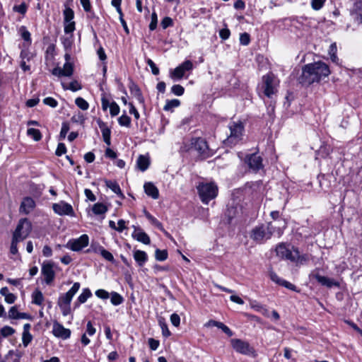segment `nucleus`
<instances>
[{
    "instance_id": "obj_1",
    "label": "nucleus",
    "mask_w": 362,
    "mask_h": 362,
    "mask_svg": "<svg viewBox=\"0 0 362 362\" xmlns=\"http://www.w3.org/2000/svg\"><path fill=\"white\" fill-rule=\"evenodd\" d=\"M286 227V223L284 219L278 220L276 225L272 222H269L266 225L261 224L252 229L250 237L256 243L262 244L267 240H269L274 233H276L280 237Z\"/></svg>"
},
{
    "instance_id": "obj_2",
    "label": "nucleus",
    "mask_w": 362,
    "mask_h": 362,
    "mask_svg": "<svg viewBox=\"0 0 362 362\" xmlns=\"http://www.w3.org/2000/svg\"><path fill=\"white\" fill-rule=\"evenodd\" d=\"M330 71L327 64L322 62H317L304 66L302 74L298 78L299 83L303 86L319 82L322 78L329 75Z\"/></svg>"
},
{
    "instance_id": "obj_3",
    "label": "nucleus",
    "mask_w": 362,
    "mask_h": 362,
    "mask_svg": "<svg viewBox=\"0 0 362 362\" xmlns=\"http://www.w3.org/2000/svg\"><path fill=\"white\" fill-rule=\"evenodd\" d=\"M197 189L202 202L207 204L209 201L216 197L218 187L214 182H200Z\"/></svg>"
},
{
    "instance_id": "obj_4",
    "label": "nucleus",
    "mask_w": 362,
    "mask_h": 362,
    "mask_svg": "<svg viewBox=\"0 0 362 362\" xmlns=\"http://www.w3.org/2000/svg\"><path fill=\"white\" fill-rule=\"evenodd\" d=\"M279 81L272 74L269 73L262 78L261 89L265 96L271 98L278 91Z\"/></svg>"
},
{
    "instance_id": "obj_5",
    "label": "nucleus",
    "mask_w": 362,
    "mask_h": 362,
    "mask_svg": "<svg viewBox=\"0 0 362 362\" xmlns=\"http://www.w3.org/2000/svg\"><path fill=\"white\" fill-rule=\"evenodd\" d=\"M230 134L226 140V143L235 145L242 139L244 131L243 124L240 122H232L228 125Z\"/></svg>"
},
{
    "instance_id": "obj_6",
    "label": "nucleus",
    "mask_w": 362,
    "mask_h": 362,
    "mask_svg": "<svg viewBox=\"0 0 362 362\" xmlns=\"http://www.w3.org/2000/svg\"><path fill=\"white\" fill-rule=\"evenodd\" d=\"M32 230V225L28 218L20 219L13 235L17 237L18 239L23 240L30 233Z\"/></svg>"
},
{
    "instance_id": "obj_7",
    "label": "nucleus",
    "mask_w": 362,
    "mask_h": 362,
    "mask_svg": "<svg viewBox=\"0 0 362 362\" xmlns=\"http://www.w3.org/2000/svg\"><path fill=\"white\" fill-rule=\"evenodd\" d=\"M293 247L290 248V245L284 243H279L275 248L276 255L281 259L292 262L294 260Z\"/></svg>"
},
{
    "instance_id": "obj_8",
    "label": "nucleus",
    "mask_w": 362,
    "mask_h": 362,
    "mask_svg": "<svg viewBox=\"0 0 362 362\" xmlns=\"http://www.w3.org/2000/svg\"><path fill=\"white\" fill-rule=\"evenodd\" d=\"M230 344L233 349L242 354L250 355L255 353V350L250 346L248 342L239 339H233Z\"/></svg>"
},
{
    "instance_id": "obj_9",
    "label": "nucleus",
    "mask_w": 362,
    "mask_h": 362,
    "mask_svg": "<svg viewBox=\"0 0 362 362\" xmlns=\"http://www.w3.org/2000/svg\"><path fill=\"white\" fill-rule=\"evenodd\" d=\"M193 69V64L189 60H186L175 69L170 72V76L173 79H181L185 71H190Z\"/></svg>"
},
{
    "instance_id": "obj_10",
    "label": "nucleus",
    "mask_w": 362,
    "mask_h": 362,
    "mask_svg": "<svg viewBox=\"0 0 362 362\" xmlns=\"http://www.w3.org/2000/svg\"><path fill=\"white\" fill-rule=\"evenodd\" d=\"M89 238L87 235L83 234L77 239L70 240L66 247L73 251H80L83 248L88 245Z\"/></svg>"
},
{
    "instance_id": "obj_11",
    "label": "nucleus",
    "mask_w": 362,
    "mask_h": 362,
    "mask_svg": "<svg viewBox=\"0 0 362 362\" xmlns=\"http://www.w3.org/2000/svg\"><path fill=\"white\" fill-rule=\"evenodd\" d=\"M54 264L52 262H44L42 265L41 272L45 277V281L47 285L52 283L55 278L54 270Z\"/></svg>"
},
{
    "instance_id": "obj_12",
    "label": "nucleus",
    "mask_w": 362,
    "mask_h": 362,
    "mask_svg": "<svg viewBox=\"0 0 362 362\" xmlns=\"http://www.w3.org/2000/svg\"><path fill=\"white\" fill-rule=\"evenodd\" d=\"M80 284L76 282L72 287L65 293L62 294L58 300V305H70L74 295L80 288Z\"/></svg>"
},
{
    "instance_id": "obj_13",
    "label": "nucleus",
    "mask_w": 362,
    "mask_h": 362,
    "mask_svg": "<svg viewBox=\"0 0 362 362\" xmlns=\"http://www.w3.org/2000/svg\"><path fill=\"white\" fill-rule=\"evenodd\" d=\"M194 149L204 157L209 156V147L206 141L202 138H195L192 141Z\"/></svg>"
},
{
    "instance_id": "obj_14",
    "label": "nucleus",
    "mask_w": 362,
    "mask_h": 362,
    "mask_svg": "<svg viewBox=\"0 0 362 362\" xmlns=\"http://www.w3.org/2000/svg\"><path fill=\"white\" fill-rule=\"evenodd\" d=\"M310 277L316 279L321 285L332 288L333 286L339 287V283L334 279H330L324 276H321L319 273L313 272Z\"/></svg>"
},
{
    "instance_id": "obj_15",
    "label": "nucleus",
    "mask_w": 362,
    "mask_h": 362,
    "mask_svg": "<svg viewBox=\"0 0 362 362\" xmlns=\"http://www.w3.org/2000/svg\"><path fill=\"white\" fill-rule=\"evenodd\" d=\"M52 333L55 337L58 338L66 339L70 337L71 330L69 329L65 328L58 322H54L52 327Z\"/></svg>"
},
{
    "instance_id": "obj_16",
    "label": "nucleus",
    "mask_w": 362,
    "mask_h": 362,
    "mask_svg": "<svg viewBox=\"0 0 362 362\" xmlns=\"http://www.w3.org/2000/svg\"><path fill=\"white\" fill-rule=\"evenodd\" d=\"M52 209L56 214L60 216L74 215V210L72 206L69 204L63 202L58 204H54Z\"/></svg>"
},
{
    "instance_id": "obj_17",
    "label": "nucleus",
    "mask_w": 362,
    "mask_h": 362,
    "mask_svg": "<svg viewBox=\"0 0 362 362\" xmlns=\"http://www.w3.org/2000/svg\"><path fill=\"white\" fill-rule=\"evenodd\" d=\"M245 161L249 168L254 171H257L263 167L261 156L256 153H253L247 156Z\"/></svg>"
},
{
    "instance_id": "obj_18",
    "label": "nucleus",
    "mask_w": 362,
    "mask_h": 362,
    "mask_svg": "<svg viewBox=\"0 0 362 362\" xmlns=\"http://www.w3.org/2000/svg\"><path fill=\"white\" fill-rule=\"evenodd\" d=\"M35 207V202L33 198L27 197H25L20 206V213L24 214H30Z\"/></svg>"
},
{
    "instance_id": "obj_19",
    "label": "nucleus",
    "mask_w": 362,
    "mask_h": 362,
    "mask_svg": "<svg viewBox=\"0 0 362 362\" xmlns=\"http://www.w3.org/2000/svg\"><path fill=\"white\" fill-rule=\"evenodd\" d=\"M132 235V238L138 242L142 243L145 245H149L151 243L149 236L140 228H135Z\"/></svg>"
},
{
    "instance_id": "obj_20",
    "label": "nucleus",
    "mask_w": 362,
    "mask_h": 362,
    "mask_svg": "<svg viewBox=\"0 0 362 362\" xmlns=\"http://www.w3.org/2000/svg\"><path fill=\"white\" fill-rule=\"evenodd\" d=\"M97 122L99 126V128L101 130L103 138L105 143L107 146H110L111 144V141H110L111 131H110V129L108 128L107 124L105 122H103L102 120L98 119Z\"/></svg>"
},
{
    "instance_id": "obj_21",
    "label": "nucleus",
    "mask_w": 362,
    "mask_h": 362,
    "mask_svg": "<svg viewBox=\"0 0 362 362\" xmlns=\"http://www.w3.org/2000/svg\"><path fill=\"white\" fill-rule=\"evenodd\" d=\"M294 252V260L292 262L296 264V265H302L306 264L309 261V255L308 254L300 255L297 247H293Z\"/></svg>"
},
{
    "instance_id": "obj_22",
    "label": "nucleus",
    "mask_w": 362,
    "mask_h": 362,
    "mask_svg": "<svg viewBox=\"0 0 362 362\" xmlns=\"http://www.w3.org/2000/svg\"><path fill=\"white\" fill-rule=\"evenodd\" d=\"M131 94L136 98L139 103H144V98L139 86L133 81H131L129 86Z\"/></svg>"
},
{
    "instance_id": "obj_23",
    "label": "nucleus",
    "mask_w": 362,
    "mask_h": 362,
    "mask_svg": "<svg viewBox=\"0 0 362 362\" xmlns=\"http://www.w3.org/2000/svg\"><path fill=\"white\" fill-rule=\"evenodd\" d=\"M145 193L154 199H157L159 197L158 188L151 182H146L144 185Z\"/></svg>"
},
{
    "instance_id": "obj_24",
    "label": "nucleus",
    "mask_w": 362,
    "mask_h": 362,
    "mask_svg": "<svg viewBox=\"0 0 362 362\" xmlns=\"http://www.w3.org/2000/svg\"><path fill=\"white\" fill-rule=\"evenodd\" d=\"M133 256L139 267L144 266L148 259L147 254L144 251L139 250H134Z\"/></svg>"
},
{
    "instance_id": "obj_25",
    "label": "nucleus",
    "mask_w": 362,
    "mask_h": 362,
    "mask_svg": "<svg viewBox=\"0 0 362 362\" xmlns=\"http://www.w3.org/2000/svg\"><path fill=\"white\" fill-rule=\"evenodd\" d=\"M136 165L141 171H145L150 165L149 158L146 156L140 155L137 159Z\"/></svg>"
},
{
    "instance_id": "obj_26",
    "label": "nucleus",
    "mask_w": 362,
    "mask_h": 362,
    "mask_svg": "<svg viewBox=\"0 0 362 362\" xmlns=\"http://www.w3.org/2000/svg\"><path fill=\"white\" fill-rule=\"evenodd\" d=\"M91 296L90 291L88 288H84L75 302L74 307L77 308L81 304L84 303Z\"/></svg>"
},
{
    "instance_id": "obj_27",
    "label": "nucleus",
    "mask_w": 362,
    "mask_h": 362,
    "mask_svg": "<svg viewBox=\"0 0 362 362\" xmlns=\"http://www.w3.org/2000/svg\"><path fill=\"white\" fill-rule=\"evenodd\" d=\"M180 101L178 99L168 100L163 107L165 111H173L174 108L179 107Z\"/></svg>"
},
{
    "instance_id": "obj_28",
    "label": "nucleus",
    "mask_w": 362,
    "mask_h": 362,
    "mask_svg": "<svg viewBox=\"0 0 362 362\" xmlns=\"http://www.w3.org/2000/svg\"><path fill=\"white\" fill-rule=\"evenodd\" d=\"M33 303L40 305L44 300V296L42 293L39 290H35L32 294Z\"/></svg>"
},
{
    "instance_id": "obj_29",
    "label": "nucleus",
    "mask_w": 362,
    "mask_h": 362,
    "mask_svg": "<svg viewBox=\"0 0 362 362\" xmlns=\"http://www.w3.org/2000/svg\"><path fill=\"white\" fill-rule=\"evenodd\" d=\"M92 211L95 215L104 214L107 212V207L102 203H96L93 205Z\"/></svg>"
},
{
    "instance_id": "obj_30",
    "label": "nucleus",
    "mask_w": 362,
    "mask_h": 362,
    "mask_svg": "<svg viewBox=\"0 0 362 362\" xmlns=\"http://www.w3.org/2000/svg\"><path fill=\"white\" fill-rule=\"evenodd\" d=\"M106 186L111 189L112 192H114L115 194L120 195L121 197L123 196L121 189L119 186V185L115 182L111 180H106L105 181Z\"/></svg>"
},
{
    "instance_id": "obj_31",
    "label": "nucleus",
    "mask_w": 362,
    "mask_h": 362,
    "mask_svg": "<svg viewBox=\"0 0 362 362\" xmlns=\"http://www.w3.org/2000/svg\"><path fill=\"white\" fill-rule=\"evenodd\" d=\"M63 15L64 23L74 22L73 21L74 18V12L71 8L66 7L63 11Z\"/></svg>"
},
{
    "instance_id": "obj_32",
    "label": "nucleus",
    "mask_w": 362,
    "mask_h": 362,
    "mask_svg": "<svg viewBox=\"0 0 362 362\" xmlns=\"http://www.w3.org/2000/svg\"><path fill=\"white\" fill-rule=\"evenodd\" d=\"M337 48L336 43L334 42V43L331 44V45L329 46V48L328 53H329V55L330 57L332 62L337 64L339 59L337 56Z\"/></svg>"
},
{
    "instance_id": "obj_33",
    "label": "nucleus",
    "mask_w": 362,
    "mask_h": 362,
    "mask_svg": "<svg viewBox=\"0 0 362 362\" xmlns=\"http://www.w3.org/2000/svg\"><path fill=\"white\" fill-rule=\"evenodd\" d=\"M144 214L148 220L154 225L156 228L160 229V230H164L162 223L158 221L155 217H153L151 214H150L146 210L144 211Z\"/></svg>"
},
{
    "instance_id": "obj_34",
    "label": "nucleus",
    "mask_w": 362,
    "mask_h": 362,
    "mask_svg": "<svg viewBox=\"0 0 362 362\" xmlns=\"http://www.w3.org/2000/svg\"><path fill=\"white\" fill-rule=\"evenodd\" d=\"M111 299L110 301L114 305H119L122 303L124 299L122 296L117 292H112L110 293Z\"/></svg>"
},
{
    "instance_id": "obj_35",
    "label": "nucleus",
    "mask_w": 362,
    "mask_h": 362,
    "mask_svg": "<svg viewBox=\"0 0 362 362\" xmlns=\"http://www.w3.org/2000/svg\"><path fill=\"white\" fill-rule=\"evenodd\" d=\"M22 240L18 239L17 237L12 236L11 247H10V252L12 255H17L18 252V244Z\"/></svg>"
},
{
    "instance_id": "obj_36",
    "label": "nucleus",
    "mask_w": 362,
    "mask_h": 362,
    "mask_svg": "<svg viewBox=\"0 0 362 362\" xmlns=\"http://www.w3.org/2000/svg\"><path fill=\"white\" fill-rule=\"evenodd\" d=\"M158 324L162 329L163 335L165 337H168L170 335V332L168 329V325L166 324L165 319L163 317H160L158 320Z\"/></svg>"
},
{
    "instance_id": "obj_37",
    "label": "nucleus",
    "mask_w": 362,
    "mask_h": 362,
    "mask_svg": "<svg viewBox=\"0 0 362 362\" xmlns=\"http://www.w3.org/2000/svg\"><path fill=\"white\" fill-rule=\"evenodd\" d=\"M62 69L64 76H71L73 74L74 68L70 62H66Z\"/></svg>"
},
{
    "instance_id": "obj_38",
    "label": "nucleus",
    "mask_w": 362,
    "mask_h": 362,
    "mask_svg": "<svg viewBox=\"0 0 362 362\" xmlns=\"http://www.w3.org/2000/svg\"><path fill=\"white\" fill-rule=\"evenodd\" d=\"M28 134L33 138L36 141H40L42 138L41 133L39 129L30 128L28 129Z\"/></svg>"
},
{
    "instance_id": "obj_39",
    "label": "nucleus",
    "mask_w": 362,
    "mask_h": 362,
    "mask_svg": "<svg viewBox=\"0 0 362 362\" xmlns=\"http://www.w3.org/2000/svg\"><path fill=\"white\" fill-rule=\"evenodd\" d=\"M75 103L82 110H86L89 107L88 102L81 97L76 98Z\"/></svg>"
},
{
    "instance_id": "obj_40",
    "label": "nucleus",
    "mask_w": 362,
    "mask_h": 362,
    "mask_svg": "<svg viewBox=\"0 0 362 362\" xmlns=\"http://www.w3.org/2000/svg\"><path fill=\"white\" fill-rule=\"evenodd\" d=\"M155 257L158 261H164L168 258V252L165 250L157 249L155 252Z\"/></svg>"
},
{
    "instance_id": "obj_41",
    "label": "nucleus",
    "mask_w": 362,
    "mask_h": 362,
    "mask_svg": "<svg viewBox=\"0 0 362 362\" xmlns=\"http://www.w3.org/2000/svg\"><path fill=\"white\" fill-rule=\"evenodd\" d=\"M119 125L129 127L131 124V119L127 115H122L118 118Z\"/></svg>"
},
{
    "instance_id": "obj_42",
    "label": "nucleus",
    "mask_w": 362,
    "mask_h": 362,
    "mask_svg": "<svg viewBox=\"0 0 362 362\" xmlns=\"http://www.w3.org/2000/svg\"><path fill=\"white\" fill-rule=\"evenodd\" d=\"M99 251H100V254L104 259H105L106 260L111 262H112L114 261V257L111 252L106 250L103 247H100L99 249Z\"/></svg>"
},
{
    "instance_id": "obj_43",
    "label": "nucleus",
    "mask_w": 362,
    "mask_h": 362,
    "mask_svg": "<svg viewBox=\"0 0 362 362\" xmlns=\"http://www.w3.org/2000/svg\"><path fill=\"white\" fill-rule=\"evenodd\" d=\"M15 332V329L9 326H4L1 329V334L4 337H7L12 335Z\"/></svg>"
},
{
    "instance_id": "obj_44",
    "label": "nucleus",
    "mask_w": 362,
    "mask_h": 362,
    "mask_svg": "<svg viewBox=\"0 0 362 362\" xmlns=\"http://www.w3.org/2000/svg\"><path fill=\"white\" fill-rule=\"evenodd\" d=\"M171 92L175 95H182L185 92V88L180 85H174L171 88Z\"/></svg>"
},
{
    "instance_id": "obj_45",
    "label": "nucleus",
    "mask_w": 362,
    "mask_h": 362,
    "mask_svg": "<svg viewBox=\"0 0 362 362\" xmlns=\"http://www.w3.org/2000/svg\"><path fill=\"white\" fill-rule=\"evenodd\" d=\"M119 107L115 102H112L110 105V113L112 117H115L119 113Z\"/></svg>"
},
{
    "instance_id": "obj_46",
    "label": "nucleus",
    "mask_w": 362,
    "mask_h": 362,
    "mask_svg": "<svg viewBox=\"0 0 362 362\" xmlns=\"http://www.w3.org/2000/svg\"><path fill=\"white\" fill-rule=\"evenodd\" d=\"M64 33L66 34L72 33L75 30V22L64 23Z\"/></svg>"
},
{
    "instance_id": "obj_47",
    "label": "nucleus",
    "mask_w": 362,
    "mask_h": 362,
    "mask_svg": "<svg viewBox=\"0 0 362 362\" xmlns=\"http://www.w3.org/2000/svg\"><path fill=\"white\" fill-rule=\"evenodd\" d=\"M325 2V0H312V8L315 11H318L323 6Z\"/></svg>"
},
{
    "instance_id": "obj_48",
    "label": "nucleus",
    "mask_w": 362,
    "mask_h": 362,
    "mask_svg": "<svg viewBox=\"0 0 362 362\" xmlns=\"http://www.w3.org/2000/svg\"><path fill=\"white\" fill-rule=\"evenodd\" d=\"M240 44L243 45H249V43L250 42V35L247 33H243L240 34Z\"/></svg>"
},
{
    "instance_id": "obj_49",
    "label": "nucleus",
    "mask_w": 362,
    "mask_h": 362,
    "mask_svg": "<svg viewBox=\"0 0 362 362\" xmlns=\"http://www.w3.org/2000/svg\"><path fill=\"white\" fill-rule=\"evenodd\" d=\"M21 37H23V39L25 41L28 42L29 43H30L31 38H30V32L25 27H21Z\"/></svg>"
},
{
    "instance_id": "obj_50",
    "label": "nucleus",
    "mask_w": 362,
    "mask_h": 362,
    "mask_svg": "<svg viewBox=\"0 0 362 362\" xmlns=\"http://www.w3.org/2000/svg\"><path fill=\"white\" fill-rule=\"evenodd\" d=\"M33 337L30 332H23L22 341L24 346H27L32 341Z\"/></svg>"
},
{
    "instance_id": "obj_51",
    "label": "nucleus",
    "mask_w": 362,
    "mask_h": 362,
    "mask_svg": "<svg viewBox=\"0 0 362 362\" xmlns=\"http://www.w3.org/2000/svg\"><path fill=\"white\" fill-rule=\"evenodd\" d=\"M69 130V125L66 122L62 123L59 137L61 139H64L66 137V134Z\"/></svg>"
},
{
    "instance_id": "obj_52",
    "label": "nucleus",
    "mask_w": 362,
    "mask_h": 362,
    "mask_svg": "<svg viewBox=\"0 0 362 362\" xmlns=\"http://www.w3.org/2000/svg\"><path fill=\"white\" fill-rule=\"evenodd\" d=\"M18 313L17 306H12L8 310V317L10 319H18Z\"/></svg>"
},
{
    "instance_id": "obj_53",
    "label": "nucleus",
    "mask_w": 362,
    "mask_h": 362,
    "mask_svg": "<svg viewBox=\"0 0 362 362\" xmlns=\"http://www.w3.org/2000/svg\"><path fill=\"white\" fill-rule=\"evenodd\" d=\"M95 296L101 299H107L110 293L104 289H98L95 291Z\"/></svg>"
},
{
    "instance_id": "obj_54",
    "label": "nucleus",
    "mask_w": 362,
    "mask_h": 362,
    "mask_svg": "<svg viewBox=\"0 0 362 362\" xmlns=\"http://www.w3.org/2000/svg\"><path fill=\"white\" fill-rule=\"evenodd\" d=\"M43 103L47 105H49L52 107H55L57 106V101L54 99L53 98H51V97H47V98H45L44 100H43Z\"/></svg>"
},
{
    "instance_id": "obj_55",
    "label": "nucleus",
    "mask_w": 362,
    "mask_h": 362,
    "mask_svg": "<svg viewBox=\"0 0 362 362\" xmlns=\"http://www.w3.org/2000/svg\"><path fill=\"white\" fill-rule=\"evenodd\" d=\"M170 322L172 325L175 327H178L180 324V316L176 314L173 313L170 315Z\"/></svg>"
},
{
    "instance_id": "obj_56",
    "label": "nucleus",
    "mask_w": 362,
    "mask_h": 362,
    "mask_svg": "<svg viewBox=\"0 0 362 362\" xmlns=\"http://www.w3.org/2000/svg\"><path fill=\"white\" fill-rule=\"evenodd\" d=\"M173 24V20L170 17H165L161 21V26L163 29H166L167 28L172 26Z\"/></svg>"
},
{
    "instance_id": "obj_57",
    "label": "nucleus",
    "mask_w": 362,
    "mask_h": 362,
    "mask_svg": "<svg viewBox=\"0 0 362 362\" xmlns=\"http://www.w3.org/2000/svg\"><path fill=\"white\" fill-rule=\"evenodd\" d=\"M147 64L151 69L152 74L153 75H158L159 74V69L156 66L155 63L150 59L147 60Z\"/></svg>"
},
{
    "instance_id": "obj_58",
    "label": "nucleus",
    "mask_w": 362,
    "mask_h": 362,
    "mask_svg": "<svg viewBox=\"0 0 362 362\" xmlns=\"http://www.w3.org/2000/svg\"><path fill=\"white\" fill-rule=\"evenodd\" d=\"M217 327L221 329L223 332L228 336L231 337L233 335V332L228 327L225 325L223 323L219 322L218 324L217 325Z\"/></svg>"
},
{
    "instance_id": "obj_59",
    "label": "nucleus",
    "mask_w": 362,
    "mask_h": 362,
    "mask_svg": "<svg viewBox=\"0 0 362 362\" xmlns=\"http://www.w3.org/2000/svg\"><path fill=\"white\" fill-rule=\"evenodd\" d=\"M157 22H158L157 15L155 12H153L151 14V21L149 25V29L151 30H154L156 28Z\"/></svg>"
},
{
    "instance_id": "obj_60",
    "label": "nucleus",
    "mask_w": 362,
    "mask_h": 362,
    "mask_svg": "<svg viewBox=\"0 0 362 362\" xmlns=\"http://www.w3.org/2000/svg\"><path fill=\"white\" fill-rule=\"evenodd\" d=\"M355 7L356 15L360 18V21L362 23V0L356 3Z\"/></svg>"
},
{
    "instance_id": "obj_61",
    "label": "nucleus",
    "mask_w": 362,
    "mask_h": 362,
    "mask_svg": "<svg viewBox=\"0 0 362 362\" xmlns=\"http://www.w3.org/2000/svg\"><path fill=\"white\" fill-rule=\"evenodd\" d=\"M66 151V148L65 145L63 143H59L57 146L55 153L57 156H60L62 154L65 153Z\"/></svg>"
},
{
    "instance_id": "obj_62",
    "label": "nucleus",
    "mask_w": 362,
    "mask_h": 362,
    "mask_svg": "<svg viewBox=\"0 0 362 362\" xmlns=\"http://www.w3.org/2000/svg\"><path fill=\"white\" fill-rule=\"evenodd\" d=\"M63 86L64 88H66L64 85H63ZM68 88L71 90L72 91H76V90H80L81 88V86L78 81H74L69 83Z\"/></svg>"
},
{
    "instance_id": "obj_63",
    "label": "nucleus",
    "mask_w": 362,
    "mask_h": 362,
    "mask_svg": "<svg viewBox=\"0 0 362 362\" xmlns=\"http://www.w3.org/2000/svg\"><path fill=\"white\" fill-rule=\"evenodd\" d=\"M13 10L18 13H20L21 14H25L27 11V6L25 4H21L18 6H15L13 7Z\"/></svg>"
},
{
    "instance_id": "obj_64",
    "label": "nucleus",
    "mask_w": 362,
    "mask_h": 362,
    "mask_svg": "<svg viewBox=\"0 0 362 362\" xmlns=\"http://www.w3.org/2000/svg\"><path fill=\"white\" fill-rule=\"evenodd\" d=\"M269 277L272 279V281H273L274 282H275L279 285L281 284V282L284 280V279H281L280 277H279L278 275L274 272H269Z\"/></svg>"
}]
</instances>
